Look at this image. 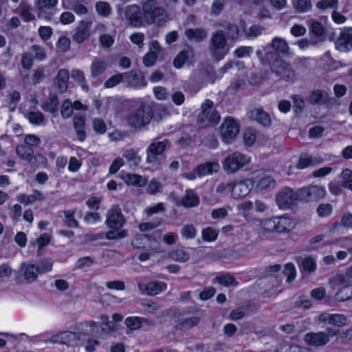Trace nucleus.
<instances>
[{"mask_svg": "<svg viewBox=\"0 0 352 352\" xmlns=\"http://www.w3.org/2000/svg\"><path fill=\"white\" fill-rule=\"evenodd\" d=\"M327 191L325 188L318 185L304 187L298 190L299 201L311 202L317 201L325 197Z\"/></svg>", "mask_w": 352, "mask_h": 352, "instance_id": "nucleus-6", "label": "nucleus"}, {"mask_svg": "<svg viewBox=\"0 0 352 352\" xmlns=\"http://www.w3.org/2000/svg\"><path fill=\"white\" fill-rule=\"evenodd\" d=\"M260 230L262 236H267L273 232L285 234L296 227L295 221L287 216H274L261 220Z\"/></svg>", "mask_w": 352, "mask_h": 352, "instance_id": "nucleus-2", "label": "nucleus"}, {"mask_svg": "<svg viewBox=\"0 0 352 352\" xmlns=\"http://www.w3.org/2000/svg\"><path fill=\"white\" fill-rule=\"evenodd\" d=\"M232 210L230 206H226L223 208L214 209L211 212V217L214 219H222L227 217L228 212Z\"/></svg>", "mask_w": 352, "mask_h": 352, "instance_id": "nucleus-46", "label": "nucleus"}, {"mask_svg": "<svg viewBox=\"0 0 352 352\" xmlns=\"http://www.w3.org/2000/svg\"><path fill=\"white\" fill-rule=\"evenodd\" d=\"M33 61L32 54L29 52H25L22 55L21 65L23 69L29 70L33 65Z\"/></svg>", "mask_w": 352, "mask_h": 352, "instance_id": "nucleus-61", "label": "nucleus"}, {"mask_svg": "<svg viewBox=\"0 0 352 352\" xmlns=\"http://www.w3.org/2000/svg\"><path fill=\"white\" fill-rule=\"evenodd\" d=\"M23 276L28 283H32L37 278L38 270L34 264L23 263Z\"/></svg>", "mask_w": 352, "mask_h": 352, "instance_id": "nucleus-25", "label": "nucleus"}, {"mask_svg": "<svg viewBox=\"0 0 352 352\" xmlns=\"http://www.w3.org/2000/svg\"><path fill=\"white\" fill-rule=\"evenodd\" d=\"M75 211H64V215H65V225L69 228H78V221L74 219Z\"/></svg>", "mask_w": 352, "mask_h": 352, "instance_id": "nucleus-53", "label": "nucleus"}, {"mask_svg": "<svg viewBox=\"0 0 352 352\" xmlns=\"http://www.w3.org/2000/svg\"><path fill=\"white\" fill-rule=\"evenodd\" d=\"M271 45H272V47L274 50H276L278 52H280V53H286L289 50V47H288V44H287V41L282 38H279V37L274 38L272 40Z\"/></svg>", "mask_w": 352, "mask_h": 352, "instance_id": "nucleus-39", "label": "nucleus"}, {"mask_svg": "<svg viewBox=\"0 0 352 352\" xmlns=\"http://www.w3.org/2000/svg\"><path fill=\"white\" fill-rule=\"evenodd\" d=\"M106 287L111 290L122 291L125 289V284L121 280H113L107 282Z\"/></svg>", "mask_w": 352, "mask_h": 352, "instance_id": "nucleus-64", "label": "nucleus"}, {"mask_svg": "<svg viewBox=\"0 0 352 352\" xmlns=\"http://www.w3.org/2000/svg\"><path fill=\"white\" fill-rule=\"evenodd\" d=\"M27 117L32 124L36 125L41 124L44 120V116L40 111H30L28 113Z\"/></svg>", "mask_w": 352, "mask_h": 352, "instance_id": "nucleus-56", "label": "nucleus"}, {"mask_svg": "<svg viewBox=\"0 0 352 352\" xmlns=\"http://www.w3.org/2000/svg\"><path fill=\"white\" fill-rule=\"evenodd\" d=\"M339 0H319L316 3V8L321 11L327 9H336L338 7Z\"/></svg>", "mask_w": 352, "mask_h": 352, "instance_id": "nucleus-40", "label": "nucleus"}, {"mask_svg": "<svg viewBox=\"0 0 352 352\" xmlns=\"http://www.w3.org/2000/svg\"><path fill=\"white\" fill-rule=\"evenodd\" d=\"M251 157L238 151L229 154L222 162L223 170L228 174H234L248 166Z\"/></svg>", "mask_w": 352, "mask_h": 352, "instance_id": "nucleus-4", "label": "nucleus"}, {"mask_svg": "<svg viewBox=\"0 0 352 352\" xmlns=\"http://www.w3.org/2000/svg\"><path fill=\"white\" fill-rule=\"evenodd\" d=\"M16 153L22 160H27L29 162H32L34 159V151L30 147L28 146H17L16 148Z\"/></svg>", "mask_w": 352, "mask_h": 352, "instance_id": "nucleus-31", "label": "nucleus"}, {"mask_svg": "<svg viewBox=\"0 0 352 352\" xmlns=\"http://www.w3.org/2000/svg\"><path fill=\"white\" fill-rule=\"evenodd\" d=\"M192 56V52L190 48H186L179 53V54L174 59L173 65L175 67L179 69L182 67V65L186 63L188 59H190Z\"/></svg>", "mask_w": 352, "mask_h": 352, "instance_id": "nucleus-30", "label": "nucleus"}, {"mask_svg": "<svg viewBox=\"0 0 352 352\" xmlns=\"http://www.w3.org/2000/svg\"><path fill=\"white\" fill-rule=\"evenodd\" d=\"M72 78L80 84L83 89H87L85 76L84 72L80 69H76L72 71Z\"/></svg>", "mask_w": 352, "mask_h": 352, "instance_id": "nucleus-52", "label": "nucleus"}, {"mask_svg": "<svg viewBox=\"0 0 352 352\" xmlns=\"http://www.w3.org/2000/svg\"><path fill=\"white\" fill-rule=\"evenodd\" d=\"M253 208L254 205L251 201H243L236 206L239 213L242 215L245 220L250 219Z\"/></svg>", "mask_w": 352, "mask_h": 352, "instance_id": "nucleus-32", "label": "nucleus"}, {"mask_svg": "<svg viewBox=\"0 0 352 352\" xmlns=\"http://www.w3.org/2000/svg\"><path fill=\"white\" fill-rule=\"evenodd\" d=\"M332 212V206L329 204H322L317 208V213L321 217L329 216Z\"/></svg>", "mask_w": 352, "mask_h": 352, "instance_id": "nucleus-62", "label": "nucleus"}, {"mask_svg": "<svg viewBox=\"0 0 352 352\" xmlns=\"http://www.w3.org/2000/svg\"><path fill=\"white\" fill-rule=\"evenodd\" d=\"M151 120L150 111L148 107L139 110L133 118V126L141 127L149 122Z\"/></svg>", "mask_w": 352, "mask_h": 352, "instance_id": "nucleus-24", "label": "nucleus"}, {"mask_svg": "<svg viewBox=\"0 0 352 352\" xmlns=\"http://www.w3.org/2000/svg\"><path fill=\"white\" fill-rule=\"evenodd\" d=\"M219 168L217 161L208 162L199 165L196 168V173L198 177H204L217 173Z\"/></svg>", "mask_w": 352, "mask_h": 352, "instance_id": "nucleus-20", "label": "nucleus"}, {"mask_svg": "<svg viewBox=\"0 0 352 352\" xmlns=\"http://www.w3.org/2000/svg\"><path fill=\"white\" fill-rule=\"evenodd\" d=\"M96 10L98 14L102 16L107 17L111 13L110 5L104 1H98L96 4Z\"/></svg>", "mask_w": 352, "mask_h": 352, "instance_id": "nucleus-48", "label": "nucleus"}, {"mask_svg": "<svg viewBox=\"0 0 352 352\" xmlns=\"http://www.w3.org/2000/svg\"><path fill=\"white\" fill-rule=\"evenodd\" d=\"M284 273L287 276V281L292 282L296 278V270L294 264L287 263L285 265Z\"/></svg>", "mask_w": 352, "mask_h": 352, "instance_id": "nucleus-60", "label": "nucleus"}, {"mask_svg": "<svg viewBox=\"0 0 352 352\" xmlns=\"http://www.w3.org/2000/svg\"><path fill=\"white\" fill-rule=\"evenodd\" d=\"M352 298V285L341 288L336 294L338 301H344Z\"/></svg>", "mask_w": 352, "mask_h": 352, "instance_id": "nucleus-42", "label": "nucleus"}, {"mask_svg": "<svg viewBox=\"0 0 352 352\" xmlns=\"http://www.w3.org/2000/svg\"><path fill=\"white\" fill-rule=\"evenodd\" d=\"M239 133V126L232 118H228L221 125V135L222 140L230 142L233 140Z\"/></svg>", "mask_w": 352, "mask_h": 352, "instance_id": "nucleus-11", "label": "nucleus"}, {"mask_svg": "<svg viewBox=\"0 0 352 352\" xmlns=\"http://www.w3.org/2000/svg\"><path fill=\"white\" fill-rule=\"evenodd\" d=\"M45 77V68L40 67L34 70L32 76V84L37 85L43 80Z\"/></svg>", "mask_w": 352, "mask_h": 352, "instance_id": "nucleus-58", "label": "nucleus"}, {"mask_svg": "<svg viewBox=\"0 0 352 352\" xmlns=\"http://www.w3.org/2000/svg\"><path fill=\"white\" fill-rule=\"evenodd\" d=\"M58 99L56 95L50 94L48 98L43 103L42 108L52 113H57Z\"/></svg>", "mask_w": 352, "mask_h": 352, "instance_id": "nucleus-28", "label": "nucleus"}, {"mask_svg": "<svg viewBox=\"0 0 352 352\" xmlns=\"http://www.w3.org/2000/svg\"><path fill=\"white\" fill-rule=\"evenodd\" d=\"M250 178L252 183L253 192L256 193H266L276 186V179L267 169L261 168L252 172Z\"/></svg>", "mask_w": 352, "mask_h": 352, "instance_id": "nucleus-3", "label": "nucleus"}, {"mask_svg": "<svg viewBox=\"0 0 352 352\" xmlns=\"http://www.w3.org/2000/svg\"><path fill=\"white\" fill-rule=\"evenodd\" d=\"M168 146L167 141L154 142L147 148L146 160L150 164H160L162 160V153Z\"/></svg>", "mask_w": 352, "mask_h": 352, "instance_id": "nucleus-9", "label": "nucleus"}, {"mask_svg": "<svg viewBox=\"0 0 352 352\" xmlns=\"http://www.w3.org/2000/svg\"><path fill=\"white\" fill-rule=\"evenodd\" d=\"M346 317L343 314H327L324 313L315 318L316 323L327 322L330 324H333L337 327H342L346 324Z\"/></svg>", "mask_w": 352, "mask_h": 352, "instance_id": "nucleus-13", "label": "nucleus"}, {"mask_svg": "<svg viewBox=\"0 0 352 352\" xmlns=\"http://www.w3.org/2000/svg\"><path fill=\"white\" fill-rule=\"evenodd\" d=\"M107 68V63L99 58H95L91 62L90 66L91 75L92 78H97L98 76L104 74Z\"/></svg>", "mask_w": 352, "mask_h": 352, "instance_id": "nucleus-23", "label": "nucleus"}, {"mask_svg": "<svg viewBox=\"0 0 352 352\" xmlns=\"http://www.w3.org/2000/svg\"><path fill=\"white\" fill-rule=\"evenodd\" d=\"M20 15L26 21H31L34 19V14L31 12V7L27 3L22 1L19 6Z\"/></svg>", "mask_w": 352, "mask_h": 352, "instance_id": "nucleus-41", "label": "nucleus"}, {"mask_svg": "<svg viewBox=\"0 0 352 352\" xmlns=\"http://www.w3.org/2000/svg\"><path fill=\"white\" fill-rule=\"evenodd\" d=\"M272 70L287 80H292L294 78V72L289 66L283 60H278L272 64Z\"/></svg>", "mask_w": 352, "mask_h": 352, "instance_id": "nucleus-19", "label": "nucleus"}, {"mask_svg": "<svg viewBox=\"0 0 352 352\" xmlns=\"http://www.w3.org/2000/svg\"><path fill=\"white\" fill-rule=\"evenodd\" d=\"M17 199L21 204H23L25 205H28L29 204L33 203L37 200H38V201L43 200L44 197L40 191L35 190L34 192V194L30 195H27L23 194V195H20Z\"/></svg>", "mask_w": 352, "mask_h": 352, "instance_id": "nucleus-34", "label": "nucleus"}, {"mask_svg": "<svg viewBox=\"0 0 352 352\" xmlns=\"http://www.w3.org/2000/svg\"><path fill=\"white\" fill-rule=\"evenodd\" d=\"M215 280L217 283L225 287L237 285V282L234 277L230 274L218 276L215 278Z\"/></svg>", "mask_w": 352, "mask_h": 352, "instance_id": "nucleus-44", "label": "nucleus"}, {"mask_svg": "<svg viewBox=\"0 0 352 352\" xmlns=\"http://www.w3.org/2000/svg\"><path fill=\"white\" fill-rule=\"evenodd\" d=\"M170 257L176 261L186 262L189 259V255L184 250H176L169 254Z\"/></svg>", "mask_w": 352, "mask_h": 352, "instance_id": "nucleus-47", "label": "nucleus"}, {"mask_svg": "<svg viewBox=\"0 0 352 352\" xmlns=\"http://www.w3.org/2000/svg\"><path fill=\"white\" fill-rule=\"evenodd\" d=\"M231 188V195L235 199H239L247 196L253 191L252 183L250 176L237 183L228 184Z\"/></svg>", "mask_w": 352, "mask_h": 352, "instance_id": "nucleus-12", "label": "nucleus"}, {"mask_svg": "<svg viewBox=\"0 0 352 352\" xmlns=\"http://www.w3.org/2000/svg\"><path fill=\"white\" fill-rule=\"evenodd\" d=\"M199 199L193 190H188L182 198V204L186 208L194 207L199 204Z\"/></svg>", "mask_w": 352, "mask_h": 352, "instance_id": "nucleus-26", "label": "nucleus"}, {"mask_svg": "<svg viewBox=\"0 0 352 352\" xmlns=\"http://www.w3.org/2000/svg\"><path fill=\"white\" fill-rule=\"evenodd\" d=\"M322 161L323 159L319 155H310L303 153L299 157L296 168L298 169H304L318 164Z\"/></svg>", "mask_w": 352, "mask_h": 352, "instance_id": "nucleus-18", "label": "nucleus"}, {"mask_svg": "<svg viewBox=\"0 0 352 352\" xmlns=\"http://www.w3.org/2000/svg\"><path fill=\"white\" fill-rule=\"evenodd\" d=\"M124 222L120 208L113 207L107 212L106 223L111 228L118 229Z\"/></svg>", "mask_w": 352, "mask_h": 352, "instance_id": "nucleus-15", "label": "nucleus"}, {"mask_svg": "<svg viewBox=\"0 0 352 352\" xmlns=\"http://www.w3.org/2000/svg\"><path fill=\"white\" fill-rule=\"evenodd\" d=\"M340 178L342 185L352 190V170L349 168H345L341 173Z\"/></svg>", "mask_w": 352, "mask_h": 352, "instance_id": "nucleus-43", "label": "nucleus"}, {"mask_svg": "<svg viewBox=\"0 0 352 352\" xmlns=\"http://www.w3.org/2000/svg\"><path fill=\"white\" fill-rule=\"evenodd\" d=\"M211 51L214 54L216 50H223L226 45V40L223 34L219 32H217L212 38Z\"/></svg>", "mask_w": 352, "mask_h": 352, "instance_id": "nucleus-37", "label": "nucleus"}, {"mask_svg": "<svg viewBox=\"0 0 352 352\" xmlns=\"http://www.w3.org/2000/svg\"><path fill=\"white\" fill-rule=\"evenodd\" d=\"M72 103L69 100H65L61 106V116L63 118L67 119L72 116L73 113Z\"/></svg>", "mask_w": 352, "mask_h": 352, "instance_id": "nucleus-54", "label": "nucleus"}, {"mask_svg": "<svg viewBox=\"0 0 352 352\" xmlns=\"http://www.w3.org/2000/svg\"><path fill=\"white\" fill-rule=\"evenodd\" d=\"M338 333L339 330L333 328H327L326 331L310 332L307 333L304 337V341L309 346L320 347L328 344L331 338Z\"/></svg>", "mask_w": 352, "mask_h": 352, "instance_id": "nucleus-5", "label": "nucleus"}, {"mask_svg": "<svg viewBox=\"0 0 352 352\" xmlns=\"http://www.w3.org/2000/svg\"><path fill=\"white\" fill-rule=\"evenodd\" d=\"M54 262L50 258H44L38 263L37 269L39 273H46L52 270Z\"/></svg>", "mask_w": 352, "mask_h": 352, "instance_id": "nucleus-49", "label": "nucleus"}, {"mask_svg": "<svg viewBox=\"0 0 352 352\" xmlns=\"http://www.w3.org/2000/svg\"><path fill=\"white\" fill-rule=\"evenodd\" d=\"M243 139L247 146H252L256 140L255 131L252 129H246L244 131Z\"/></svg>", "mask_w": 352, "mask_h": 352, "instance_id": "nucleus-57", "label": "nucleus"}, {"mask_svg": "<svg viewBox=\"0 0 352 352\" xmlns=\"http://www.w3.org/2000/svg\"><path fill=\"white\" fill-rule=\"evenodd\" d=\"M131 72L113 75L105 81L104 87L108 89L112 88L122 81L126 82L127 86H129L131 85Z\"/></svg>", "mask_w": 352, "mask_h": 352, "instance_id": "nucleus-21", "label": "nucleus"}, {"mask_svg": "<svg viewBox=\"0 0 352 352\" xmlns=\"http://www.w3.org/2000/svg\"><path fill=\"white\" fill-rule=\"evenodd\" d=\"M302 270L306 272H314L316 269V262L311 257L305 258L300 265Z\"/></svg>", "mask_w": 352, "mask_h": 352, "instance_id": "nucleus-51", "label": "nucleus"}, {"mask_svg": "<svg viewBox=\"0 0 352 352\" xmlns=\"http://www.w3.org/2000/svg\"><path fill=\"white\" fill-rule=\"evenodd\" d=\"M181 234L186 239H194L197 235V230L192 225H185L181 230Z\"/></svg>", "mask_w": 352, "mask_h": 352, "instance_id": "nucleus-55", "label": "nucleus"}, {"mask_svg": "<svg viewBox=\"0 0 352 352\" xmlns=\"http://www.w3.org/2000/svg\"><path fill=\"white\" fill-rule=\"evenodd\" d=\"M307 25L309 27L310 31L316 36H322L325 34V29L323 25L318 21L311 19L307 21Z\"/></svg>", "mask_w": 352, "mask_h": 352, "instance_id": "nucleus-33", "label": "nucleus"}, {"mask_svg": "<svg viewBox=\"0 0 352 352\" xmlns=\"http://www.w3.org/2000/svg\"><path fill=\"white\" fill-rule=\"evenodd\" d=\"M91 25V21H81L72 36L73 40L80 44L88 39L90 36Z\"/></svg>", "mask_w": 352, "mask_h": 352, "instance_id": "nucleus-16", "label": "nucleus"}, {"mask_svg": "<svg viewBox=\"0 0 352 352\" xmlns=\"http://www.w3.org/2000/svg\"><path fill=\"white\" fill-rule=\"evenodd\" d=\"M213 102L207 100L201 105V113L199 115V121L204 125L214 124L219 122L220 116L213 107Z\"/></svg>", "mask_w": 352, "mask_h": 352, "instance_id": "nucleus-7", "label": "nucleus"}, {"mask_svg": "<svg viewBox=\"0 0 352 352\" xmlns=\"http://www.w3.org/2000/svg\"><path fill=\"white\" fill-rule=\"evenodd\" d=\"M69 3L72 9L77 14H85L88 12V9L86 6L87 3L85 0H71Z\"/></svg>", "mask_w": 352, "mask_h": 352, "instance_id": "nucleus-38", "label": "nucleus"}, {"mask_svg": "<svg viewBox=\"0 0 352 352\" xmlns=\"http://www.w3.org/2000/svg\"><path fill=\"white\" fill-rule=\"evenodd\" d=\"M92 123L94 130L96 133L102 134L106 132L107 126L103 120L99 118H94L93 120Z\"/></svg>", "mask_w": 352, "mask_h": 352, "instance_id": "nucleus-59", "label": "nucleus"}, {"mask_svg": "<svg viewBox=\"0 0 352 352\" xmlns=\"http://www.w3.org/2000/svg\"><path fill=\"white\" fill-rule=\"evenodd\" d=\"M276 203L280 208H286L294 204L298 199V190L294 192L290 188H284L276 195Z\"/></svg>", "mask_w": 352, "mask_h": 352, "instance_id": "nucleus-10", "label": "nucleus"}, {"mask_svg": "<svg viewBox=\"0 0 352 352\" xmlns=\"http://www.w3.org/2000/svg\"><path fill=\"white\" fill-rule=\"evenodd\" d=\"M51 236L47 233L41 234L37 239L36 243L38 246V252L41 253V250L50 243Z\"/></svg>", "mask_w": 352, "mask_h": 352, "instance_id": "nucleus-63", "label": "nucleus"}, {"mask_svg": "<svg viewBox=\"0 0 352 352\" xmlns=\"http://www.w3.org/2000/svg\"><path fill=\"white\" fill-rule=\"evenodd\" d=\"M185 35L190 41L199 42L206 37L207 34L203 29L195 28L186 30Z\"/></svg>", "mask_w": 352, "mask_h": 352, "instance_id": "nucleus-29", "label": "nucleus"}, {"mask_svg": "<svg viewBox=\"0 0 352 352\" xmlns=\"http://www.w3.org/2000/svg\"><path fill=\"white\" fill-rule=\"evenodd\" d=\"M168 21L166 10L157 6L156 0H148L143 4L142 11L133 6V26L156 23L162 25Z\"/></svg>", "mask_w": 352, "mask_h": 352, "instance_id": "nucleus-1", "label": "nucleus"}, {"mask_svg": "<svg viewBox=\"0 0 352 352\" xmlns=\"http://www.w3.org/2000/svg\"><path fill=\"white\" fill-rule=\"evenodd\" d=\"M138 288L142 294L150 296L157 295L166 289V284L164 282H151L146 284L138 283Z\"/></svg>", "mask_w": 352, "mask_h": 352, "instance_id": "nucleus-14", "label": "nucleus"}, {"mask_svg": "<svg viewBox=\"0 0 352 352\" xmlns=\"http://www.w3.org/2000/svg\"><path fill=\"white\" fill-rule=\"evenodd\" d=\"M251 117L263 126H269L271 122L270 116L259 108L252 111Z\"/></svg>", "mask_w": 352, "mask_h": 352, "instance_id": "nucleus-27", "label": "nucleus"}, {"mask_svg": "<svg viewBox=\"0 0 352 352\" xmlns=\"http://www.w3.org/2000/svg\"><path fill=\"white\" fill-rule=\"evenodd\" d=\"M292 2L295 9L301 12H307L311 8V0H292Z\"/></svg>", "mask_w": 352, "mask_h": 352, "instance_id": "nucleus-50", "label": "nucleus"}, {"mask_svg": "<svg viewBox=\"0 0 352 352\" xmlns=\"http://www.w3.org/2000/svg\"><path fill=\"white\" fill-rule=\"evenodd\" d=\"M36 6L38 10V17H42V11L54 8L58 3V0H36Z\"/></svg>", "mask_w": 352, "mask_h": 352, "instance_id": "nucleus-35", "label": "nucleus"}, {"mask_svg": "<svg viewBox=\"0 0 352 352\" xmlns=\"http://www.w3.org/2000/svg\"><path fill=\"white\" fill-rule=\"evenodd\" d=\"M81 334L68 331H62L52 336L49 339L44 340V342L74 346L77 344Z\"/></svg>", "mask_w": 352, "mask_h": 352, "instance_id": "nucleus-8", "label": "nucleus"}, {"mask_svg": "<svg viewBox=\"0 0 352 352\" xmlns=\"http://www.w3.org/2000/svg\"><path fill=\"white\" fill-rule=\"evenodd\" d=\"M74 127L76 131L77 138L82 142L87 135L84 130L85 126V118L82 116H75L73 118Z\"/></svg>", "mask_w": 352, "mask_h": 352, "instance_id": "nucleus-22", "label": "nucleus"}, {"mask_svg": "<svg viewBox=\"0 0 352 352\" xmlns=\"http://www.w3.org/2000/svg\"><path fill=\"white\" fill-rule=\"evenodd\" d=\"M69 76V72L64 69L59 70L57 74L58 87L62 93L67 89Z\"/></svg>", "mask_w": 352, "mask_h": 352, "instance_id": "nucleus-36", "label": "nucleus"}, {"mask_svg": "<svg viewBox=\"0 0 352 352\" xmlns=\"http://www.w3.org/2000/svg\"><path fill=\"white\" fill-rule=\"evenodd\" d=\"M201 236L204 241L207 242H212L217 239L218 236V231L212 228L208 227L202 230Z\"/></svg>", "mask_w": 352, "mask_h": 352, "instance_id": "nucleus-45", "label": "nucleus"}, {"mask_svg": "<svg viewBox=\"0 0 352 352\" xmlns=\"http://www.w3.org/2000/svg\"><path fill=\"white\" fill-rule=\"evenodd\" d=\"M336 49L344 52L352 50V33L349 30H344L336 43Z\"/></svg>", "mask_w": 352, "mask_h": 352, "instance_id": "nucleus-17", "label": "nucleus"}]
</instances>
